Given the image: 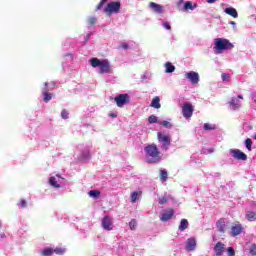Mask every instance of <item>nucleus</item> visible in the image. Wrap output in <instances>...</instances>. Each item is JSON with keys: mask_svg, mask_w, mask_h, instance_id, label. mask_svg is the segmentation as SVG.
I'll list each match as a JSON object with an SVG mask.
<instances>
[{"mask_svg": "<svg viewBox=\"0 0 256 256\" xmlns=\"http://www.w3.org/2000/svg\"><path fill=\"white\" fill-rule=\"evenodd\" d=\"M235 47L228 39L216 38L214 40V50L216 53H221V51H227V49H233Z\"/></svg>", "mask_w": 256, "mask_h": 256, "instance_id": "f03ea898", "label": "nucleus"}, {"mask_svg": "<svg viewBox=\"0 0 256 256\" xmlns=\"http://www.w3.org/2000/svg\"><path fill=\"white\" fill-rule=\"evenodd\" d=\"M207 1V3H215V1H217V0H206Z\"/></svg>", "mask_w": 256, "mask_h": 256, "instance_id": "de8ad7c7", "label": "nucleus"}, {"mask_svg": "<svg viewBox=\"0 0 256 256\" xmlns=\"http://www.w3.org/2000/svg\"><path fill=\"white\" fill-rule=\"evenodd\" d=\"M250 255L255 256L256 255V244H252L250 247Z\"/></svg>", "mask_w": 256, "mask_h": 256, "instance_id": "a19ab883", "label": "nucleus"}, {"mask_svg": "<svg viewBox=\"0 0 256 256\" xmlns=\"http://www.w3.org/2000/svg\"><path fill=\"white\" fill-rule=\"evenodd\" d=\"M247 221H256V212L248 211L245 215Z\"/></svg>", "mask_w": 256, "mask_h": 256, "instance_id": "5701e85b", "label": "nucleus"}, {"mask_svg": "<svg viewBox=\"0 0 256 256\" xmlns=\"http://www.w3.org/2000/svg\"><path fill=\"white\" fill-rule=\"evenodd\" d=\"M20 205H21L22 209H25V207H27V201L25 199H21Z\"/></svg>", "mask_w": 256, "mask_h": 256, "instance_id": "c03bdc74", "label": "nucleus"}, {"mask_svg": "<svg viewBox=\"0 0 256 256\" xmlns=\"http://www.w3.org/2000/svg\"><path fill=\"white\" fill-rule=\"evenodd\" d=\"M229 105L233 111H239L241 109V102H239L238 98H231Z\"/></svg>", "mask_w": 256, "mask_h": 256, "instance_id": "2eb2a0df", "label": "nucleus"}, {"mask_svg": "<svg viewBox=\"0 0 256 256\" xmlns=\"http://www.w3.org/2000/svg\"><path fill=\"white\" fill-rule=\"evenodd\" d=\"M110 117H113V118H115V117H117V114H110Z\"/></svg>", "mask_w": 256, "mask_h": 256, "instance_id": "8fccbe9b", "label": "nucleus"}, {"mask_svg": "<svg viewBox=\"0 0 256 256\" xmlns=\"http://www.w3.org/2000/svg\"><path fill=\"white\" fill-rule=\"evenodd\" d=\"M216 227L219 233H225V229L227 228V225L225 224V219L220 218L216 223Z\"/></svg>", "mask_w": 256, "mask_h": 256, "instance_id": "f3484780", "label": "nucleus"}, {"mask_svg": "<svg viewBox=\"0 0 256 256\" xmlns=\"http://www.w3.org/2000/svg\"><path fill=\"white\" fill-rule=\"evenodd\" d=\"M150 107H153L154 109H161V98H159V96L154 97Z\"/></svg>", "mask_w": 256, "mask_h": 256, "instance_id": "6ab92c4d", "label": "nucleus"}, {"mask_svg": "<svg viewBox=\"0 0 256 256\" xmlns=\"http://www.w3.org/2000/svg\"><path fill=\"white\" fill-rule=\"evenodd\" d=\"M245 146H246V149H248V151H251L253 147V140H251L250 138H247L245 140Z\"/></svg>", "mask_w": 256, "mask_h": 256, "instance_id": "c756f323", "label": "nucleus"}, {"mask_svg": "<svg viewBox=\"0 0 256 256\" xmlns=\"http://www.w3.org/2000/svg\"><path fill=\"white\" fill-rule=\"evenodd\" d=\"M169 200L167 199V197L165 196H161L159 199H158V203L159 205H165V203H167Z\"/></svg>", "mask_w": 256, "mask_h": 256, "instance_id": "e433bc0d", "label": "nucleus"}, {"mask_svg": "<svg viewBox=\"0 0 256 256\" xmlns=\"http://www.w3.org/2000/svg\"><path fill=\"white\" fill-rule=\"evenodd\" d=\"M87 23H88V25H89L90 27H93V25H95V24L97 23V18H95V17H90V18H88Z\"/></svg>", "mask_w": 256, "mask_h": 256, "instance_id": "2f4dec72", "label": "nucleus"}, {"mask_svg": "<svg viewBox=\"0 0 256 256\" xmlns=\"http://www.w3.org/2000/svg\"><path fill=\"white\" fill-rule=\"evenodd\" d=\"M129 227H130L131 231H135V229H137V220L132 219L129 222Z\"/></svg>", "mask_w": 256, "mask_h": 256, "instance_id": "7c9ffc66", "label": "nucleus"}, {"mask_svg": "<svg viewBox=\"0 0 256 256\" xmlns=\"http://www.w3.org/2000/svg\"><path fill=\"white\" fill-rule=\"evenodd\" d=\"M53 253H55L56 255H63V253H65V249L58 247L53 249Z\"/></svg>", "mask_w": 256, "mask_h": 256, "instance_id": "c9c22d12", "label": "nucleus"}, {"mask_svg": "<svg viewBox=\"0 0 256 256\" xmlns=\"http://www.w3.org/2000/svg\"><path fill=\"white\" fill-rule=\"evenodd\" d=\"M204 129H205V131H214V129H216V127L209 124V123H205L204 124Z\"/></svg>", "mask_w": 256, "mask_h": 256, "instance_id": "f704fd0d", "label": "nucleus"}, {"mask_svg": "<svg viewBox=\"0 0 256 256\" xmlns=\"http://www.w3.org/2000/svg\"><path fill=\"white\" fill-rule=\"evenodd\" d=\"M42 95H43V101L44 103H49L53 99V94L49 93L46 90H42Z\"/></svg>", "mask_w": 256, "mask_h": 256, "instance_id": "412c9836", "label": "nucleus"}, {"mask_svg": "<svg viewBox=\"0 0 256 256\" xmlns=\"http://www.w3.org/2000/svg\"><path fill=\"white\" fill-rule=\"evenodd\" d=\"M157 139L159 142L163 143L162 149H164V151H167V149H169V147L171 146V136L158 132Z\"/></svg>", "mask_w": 256, "mask_h": 256, "instance_id": "423d86ee", "label": "nucleus"}, {"mask_svg": "<svg viewBox=\"0 0 256 256\" xmlns=\"http://www.w3.org/2000/svg\"><path fill=\"white\" fill-rule=\"evenodd\" d=\"M160 125H162V127H166L167 129H171V127H173V125L167 120L160 122Z\"/></svg>", "mask_w": 256, "mask_h": 256, "instance_id": "72a5a7b5", "label": "nucleus"}, {"mask_svg": "<svg viewBox=\"0 0 256 256\" xmlns=\"http://www.w3.org/2000/svg\"><path fill=\"white\" fill-rule=\"evenodd\" d=\"M144 152L147 158V163L157 164L161 163L163 156H161V151L157 147V144H149L144 148Z\"/></svg>", "mask_w": 256, "mask_h": 256, "instance_id": "f257e3e1", "label": "nucleus"}, {"mask_svg": "<svg viewBox=\"0 0 256 256\" xmlns=\"http://www.w3.org/2000/svg\"><path fill=\"white\" fill-rule=\"evenodd\" d=\"M163 28L167 29V31H171V24H169V22H163Z\"/></svg>", "mask_w": 256, "mask_h": 256, "instance_id": "79ce46f5", "label": "nucleus"}, {"mask_svg": "<svg viewBox=\"0 0 256 256\" xmlns=\"http://www.w3.org/2000/svg\"><path fill=\"white\" fill-rule=\"evenodd\" d=\"M42 256H51L53 255V248H45L41 251Z\"/></svg>", "mask_w": 256, "mask_h": 256, "instance_id": "c85d7f7f", "label": "nucleus"}, {"mask_svg": "<svg viewBox=\"0 0 256 256\" xmlns=\"http://www.w3.org/2000/svg\"><path fill=\"white\" fill-rule=\"evenodd\" d=\"M56 177H58L59 179H61V174H56Z\"/></svg>", "mask_w": 256, "mask_h": 256, "instance_id": "603ef678", "label": "nucleus"}, {"mask_svg": "<svg viewBox=\"0 0 256 256\" xmlns=\"http://www.w3.org/2000/svg\"><path fill=\"white\" fill-rule=\"evenodd\" d=\"M89 197H92V199H99L101 197V191L99 190H90L88 192Z\"/></svg>", "mask_w": 256, "mask_h": 256, "instance_id": "4be33fe9", "label": "nucleus"}, {"mask_svg": "<svg viewBox=\"0 0 256 256\" xmlns=\"http://www.w3.org/2000/svg\"><path fill=\"white\" fill-rule=\"evenodd\" d=\"M194 9H197V3L193 4L191 1L185 2L183 11H193Z\"/></svg>", "mask_w": 256, "mask_h": 256, "instance_id": "aec40b11", "label": "nucleus"}, {"mask_svg": "<svg viewBox=\"0 0 256 256\" xmlns=\"http://www.w3.org/2000/svg\"><path fill=\"white\" fill-rule=\"evenodd\" d=\"M0 229H1V223H0Z\"/></svg>", "mask_w": 256, "mask_h": 256, "instance_id": "5fc2aeb1", "label": "nucleus"}, {"mask_svg": "<svg viewBox=\"0 0 256 256\" xmlns=\"http://www.w3.org/2000/svg\"><path fill=\"white\" fill-rule=\"evenodd\" d=\"M92 67H100V73L105 74L111 71V64L109 60H99V58H92L90 60Z\"/></svg>", "mask_w": 256, "mask_h": 256, "instance_id": "7ed1b4c3", "label": "nucleus"}, {"mask_svg": "<svg viewBox=\"0 0 256 256\" xmlns=\"http://www.w3.org/2000/svg\"><path fill=\"white\" fill-rule=\"evenodd\" d=\"M237 99H243V95H238Z\"/></svg>", "mask_w": 256, "mask_h": 256, "instance_id": "3c124183", "label": "nucleus"}, {"mask_svg": "<svg viewBox=\"0 0 256 256\" xmlns=\"http://www.w3.org/2000/svg\"><path fill=\"white\" fill-rule=\"evenodd\" d=\"M49 184L52 186V187H55V189H59L61 188V185H59V183H57V180L55 179V177H50L49 179Z\"/></svg>", "mask_w": 256, "mask_h": 256, "instance_id": "393cba45", "label": "nucleus"}, {"mask_svg": "<svg viewBox=\"0 0 256 256\" xmlns=\"http://www.w3.org/2000/svg\"><path fill=\"white\" fill-rule=\"evenodd\" d=\"M243 233V226L241 225V222L236 221L231 226V236L237 237V235H241Z\"/></svg>", "mask_w": 256, "mask_h": 256, "instance_id": "6e6552de", "label": "nucleus"}, {"mask_svg": "<svg viewBox=\"0 0 256 256\" xmlns=\"http://www.w3.org/2000/svg\"><path fill=\"white\" fill-rule=\"evenodd\" d=\"M187 227H189V221H187V219H182L179 225V230L180 231H185V229H187Z\"/></svg>", "mask_w": 256, "mask_h": 256, "instance_id": "b1692460", "label": "nucleus"}, {"mask_svg": "<svg viewBox=\"0 0 256 256\" xmlns=\"http://www.w3.org/2000/svg\"><path fill=\"white\" fill-rule=\"evenodd\" d=\"M180 3H183V0H180Z\"/></svg>", "mask_w": 256, "mask_h": 256, "instance_id": "864d4df0", "label": "nucleus"}, {"mask_svg": "<svg viewBox=\"0 0 256 256\" xmlns=\"http://www.w3.org/2000/svg\"><path fill=\"white\" fill-rule=\"evenodd\" d=\"M226 251H227L228 256H235V248L234 247H228Z\"/></svg>", "mask_w": 256, "mask_h": 256, "instance_id": "4c0bfd02", "label": "nucleus"}, {"mask_svg": "<svg viewBox=\"0 0 256 256\" xmlns=\"http://www.w3.org/2000/svg\"><path fill=\"white\" fill-rule=\"evenodd\" d=\"M175 215V210L173 208H168L160 217V221L167 222L169 219H173Z\"/></svg>", "mask_w": 256, "mask_h": 256, "instance_id": "f8f14e48", "label": "nucleus"}, {"mask_svg": "<svg viewBox=\"0 0 256 256\" xmlns=\"http://www.w3.org/2000/svg\"><path fill=\"white\" fill-rule=\"evenodd\" d=\"M114 101L117 105V107H125V105H128V103H131V97L129 94H119L116 97H114Z\"/></svg>", "mask_w": 256, "mask_h": 256, "instance_id": "39448f33", "label": "nucleus"}, {"mask_svg": "<svg viewBox=\"0 0 256 256\" xmlns=\"http://www.w3.org/2000/svg\"><path fill=\"white\" fill-rule=\"evenodd\" d=\"M149 7L154 11V13H163V6L155 2H150Z\"/></svg>", "mask_w": 256, "mask_h": 256, "instance_id": "a211bd4d", "label": "nucleus"}, {"mask_svg": "<svg viewBox=\"0 0 256 256\" xmlns=\"http://www.w3.org/2000/svg\"><path fill=\"white\" fill-rule=\"evenodd\" d=\"M102 227L106 231H113V220L111 219V217H109V215L103 217Z\"/></svg>", "mask_w": 256, "mask_h": 256, "instance_id": "9d476101", "label": "nucleus"}, {"mask_svg": "<svg viewBox=\"0 0 256 256\" xmlns=\"http://www.w3.org/2000/svg\"><path fill=\"white\" fill-rule=\"evenodd\" d=\"M165 68H166V73H173V71H175V67L171 62H167L165 64Z\"/></svg>", "mask_w": 256, "mask_h": 256, "instance_id": "cd10ccee", "label": "nucleus"}, {"mask_svg": "<svg viewBox=\"0 0 256 256\" xmlns=\"http://www.w3.org/2000/svg\"><path fill=\"white\" fill-rule=\"evenodd\" d=\"M224 13H226V15H230V17H233L234 19H237V17H239V13L237 12V9L233 7L225 8Z\"/></svg>", "mask_w": 256, "mask_h": 256, "instance_id": "dca6fc26", "label": "nucleus"}, {"mask_svg": "<svg viewBox=\"0 0 256 256\" xmlns=\"http://www.w3.org/2000/svg\"><path fill=\"white\" fill-rule=\"evenodd\" d=\"M48 89H49V83H48V82H45V83H44V88H43L42 91H48Z\"/></svg>", "mask_w": 256, "mask_h": 256, "instance_id": "49530a36", "label": "nucleus"}, {"mask_svg": "<svg viewBox=\"0 0 256 256\" xmlns=\"http://www.w3.org/2000/svg\"><path fill=\"white\" fill-rule=\"evenodd\" d=\"M221 77H222V81H227V79H230L231 75L227 73H222Z\"/></svg>", "mask_w": 256, "mask_h": 256, "instance_id": "37998d69", "label": "nucleus"}, {"mask_svg": "<svg viewBox=\"0 0 256 256\" xmlns=\"http://www.w3.org/2000/svg\"><path fill=\"white\" fill-rule=\"evenodd\" d=\"M148 123H157V116L151 115L148 117Z\"/></svg>", "mask_w": 256, "mask_h": 256, "instance_id": "ea45409f", "label": "nucleus"}, {"mask_svg": "<svg viewBox=\"0 0 256 256\" xmlns=\"http://www.w3.org/2000/svg\"><path fill=\"white\" fill-rule=\"evenodd\" d=\"M119 11H121L120 1L109 2L104 8V13L107 15V17H111L113 13H119Z\"/></svg>", "mask_w": 256, "mask_h": 256, "instance_id": "20e7f679", "label": "nucleus"}, {"mask_svg": "<svg viewBox=\"0 0 256 256\" xmlns=\"http://www.w3.org/2000/svg\"><path fill=\"white\" fill-rule=\"evenodd\" d=\"M195 247H197V240L195 238H188L186 251H195Z\"/></svg>", "mask_w": 256, "mask_h": 256, "instance_id": "4468645a", "label": "nucleus"}, {"mask_svg": "<svg viewBox=\"0 0 256 256\" xmlns=\"http://www.w3.org/2000/svg\"><path fill=\"white\" fill-rule=\"evenodd\" d=\"M120 47H121V49L126 50V49H129V44L128 43H122Z\"/></svg>", "mask_w": 256, "mask_h": 256, "instance_id": "a18cd8bd", "label": "nucleus"}, {"mask_svg": "<svg viewBox=\"0 0 256 256\" xmlns=\"http://www.w3.org/2000/svg\"><path fill=\"white\" fill-rule=\"evenodd\" d=\"M230 25H233V27H235L237 25V23H235V21H231Z\"/></svg>", "mask_w": 256, "mask_h": 256, "instance_id": "09e8293b", "label": "nucleus"}, {"mask_svg": "<svg viewBox=\"0 0 256 256\" xmlns=\"http://www.w3.org/2000/svg\"><path fill=\"white\" fill-rule=\"evenodd\" d=\"M168 175L169 174H168L167 170H161L160 171V181L165 183V181H167Z\"/></svg>", "mask_w": 256, "mask_h": 256, "instance_id": "bb28decb", "label": "nucleus"}, {"mask_svg": "<svg viewBox=\"0 0 256 256\" xmlns=\"http://www.w3.org/2000/svg\"><path fill=\"white\" fill-rule=\"evenodd\" d=\"M142 192H133L131 195V202L132 203H137V200L139 199V197H141Z\"/></svg>", "mask_w": 256, "mask_h": 256, "instance_id": "a878e982", "label": "nucleus"}, {"mask_svg": "<svg viewBox=\"0 0 256 256\" xmlns=\"http://www.w3.org/2000/svg\"><path fill=\"white\" fill-rule=\"evenodd\" d=\"M214 252L215 256H223V253H225V244L222 242H217L214 246Z\"/></svg>", "mask_w": 256, "mask_h": 256, "instance_id": "ddd939ff", "label": "nucleus"}, {"mask_svg": "<svg viewBox=\"0 0 256 256\" xmlns=\"http://www.w3.org/2000/svg\"><path fill=\"white\" fill-rule=\"evenodd\" d=\"M193 104L186 102L183 104L182 106V115L185 119H191V117H193Z\"/></svg>", "mask_w": 256, "mask_h": 256, "instance_id": "0eeeda50", "label": "nucleus"}, {"mask_svg": "<svg viewBox=\"0 0 256 256\" xmlns=\"http://www.w3.org/2000/svg\"><path fill=\"white\" fill-rule=\"evenodd\" d=\"M108 0H100V2L98 3V5L96 6L95 11H99L101 9H103V5H105V3H107Z\"/></svg>", "mask_w": 256, "mask_h": 256, "instance_id": "473e14b6", "label": "nucleus"}, {"mask_svg": "<svg viewBox=\"0 0 256 256\" xmlns=\"http://www.w3.org/2000/svg\"><path fill=\"white\" fill-rule=\"evenodd\" d=\"M186 79H189V81L192 83V85H197L199 83V73L195 71H190L185 74Z\"/></svg>", "mask_w": 256, "mask_h": 256, "instance_id": "9b49d317", "label": "nucleus"}, {"mask_svg": "<svg viewBox=\"0 0 256 256\" xmlns=\"http://www.w3.org/2000/svg\"><path fill=\"white\" fill-rule=\"evenodd\" d=\"M61 117L62 119H69V112L66 109H63L61 111Z\"/></svg>", "mask_w": 256, "mask_h": 256, "instance_id": "58836bf2", "label": "nucleus"}, {"mask_svg": "<svg viewBox=\"0 0 256 256\" xmlns=\"http://www.w3.org/2000/svg\"><path fill=\"white\" fill-rule=\"evenodd\" d=\"M230 153L233 159H237L238 161H247V154L239 149H232L230 150Z\"/></svg>", "mask_w": 256, "mask_h": 256, "instance_id": "1a4fd4ad", "label": "nucleus"}]
</instances>
